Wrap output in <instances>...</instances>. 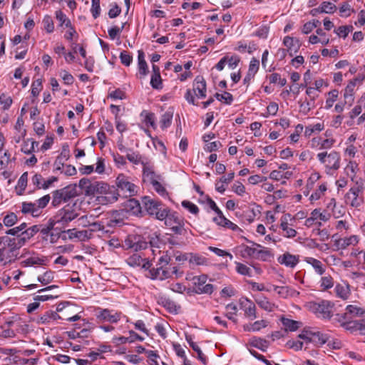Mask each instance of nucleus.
Masks as SVG:
<instances>
[{"mask_svg":"<svg viewBox=\"0 0 365 365\" xmlns=\"http://www.w3.org/2000/svg\"><path fill=\"white\" fill-rule=\"evenodd\" d=\"M251 245H241L238 247L240 255L243 258L266 261L271 257L270 252L259 244L250 242Z\"/></svg>","mask_w":365,"mask_h":365,"instance_id":"f257e3e1","label":"nucleus"},{"mask_svg":"<svg viewBox=\"0 0 365 365\" xmlns=\"http://www.w3.org/2000/svg\"><path fill=\"white\" fill-rule=\"evenodd\" d=\"M345 195L346 202L353 207H359L364 202L363 193L365 188L364 180L359 178Z\"/></svg>","mask_w":365,"mask_h":365,"instance_id":"f03ea898","label":"nucleus"},{"mask_svg":"<svg viewBox=\"0 0 365 365\" xmlns=\"http://www.w3.org/2000/svg\"><path fill=\"white\" fill-rule=\"evenodd\" d=\"M318 160L324 166L327 173L331 170H336L340 168L341 155L336 150L319 153L317 155Z\"/></svg>","mask_w":365,"mask_h":365,"instance_id":"7ed1b4c3","label":"nucleus"},{"mask_svg":"<svg viewBox=\"0 0 365 365\" xmlns=\"http://www.w3.org/2000/svg\"><path fill=\"white\" fill-rule=\"evenodd\" d=\"M115 183L120 197H132L137 192V187L130 182L128 178L124 175H119L116 178Z\"/></svg>","mask_w":365,"mask_h":365,"instance_id":"20e7f679","label":"nucleus"},{"mask_svg":"<svg viewBox=\"0 0 365 365\" xmlns=\"http://www.w3.org/2000/svg\"><path fill=\"white\" fill-rule=\"evenodd\" d=\"M334 303L327 300H322L318 303H313L311 309L315 314L320 318L329 319L333 314Z\"/></svg>","mask_w":365,"mask_h":365,"instance_id":"39448f33","label":"nucleus"},{"mask_svg":"<svg viewBox=\"0 0 365 365\" xmlns=\"http://www.w3.org/2000/svg\"><path fill=\"white\" fill-rule=\"evenodd\" d=\"M70 205H67L62 209L58 210L55 216V222L61 226H66L70 222L76 219L78 216V213Z\"/></svg>","mask_w":365,"mask_h":365,"instance_id":"423d86ee","label":"nucleus"},{"mask_svg":"<svg viewBox=\"0 0 365 365\" xmlns=\"http://www.w3.org/2000/svg\"><path fill=\"white\" fill-rule=\"evenodd\" d=\"M295 221V218L289 213L283 215L280 218L279 227L282 230V235L285 237L292 238L294 237L297 232L293 228L292 222Z\"/></svg>","mask_w":365,"mask_h":365,"instance_id":"0eeeda50","label":"nucleus"},{"mask_svg":"<svg viewBox=\"0 0 365 365\" xmlns=\"http://www.w3.org/2000/svg\"><path fill=\"white\" fill-rule=\"evenodd\" d=\"M207 277L205 274L200 276H195L192 277V281L193 284L194 291L197 294H212L213 292V285L211 284H206Z\"/></svg>","mask_w":365,"mask_h":365,"instance_id":"6e6552de","label":"nucleus"},{"mask_svg":"<svg viewBox=\"0 0 365 365\" xmlns=\"http://www.w3.org/2000/svg\"><path fill=\"white\" fill-rule=\"evenodd\" d=\"M122 313L109 309L98 308L96 312V318L101 322L117 323L120 320Z\"/></svg>","mask_w":365,"mask_h":365,"instance_id":"1a4fd4ad","label":"nucleus"},{"mask_svg":"<svg viewBox=\"0 0 365 365\" xmlns=\"http://www.w3.org/2000/svg\"><path fill=\"white\" fill-rule=\"evenodd\" d=\"M124 246L133 251L145 250L148 247V242L140 235H128L124 241Z\"/></svg>","mask_w":365,"mask_h":365,"instance_id":"9d476101","label":"nucleus"},{"mask_svg":"<svg viewBox=\"0 0 365 365\" xmlns=\"http://www.w3.org/2000/svg\"><path fill=\"white\" fill-rule=\"evenodd\" d=\"M145 276L152 280H164L171 277V272L164 266L156 264V267H153L149 271V274H146Z\"/></svg>","mask_w":365,"mask_h":365,"instance_id":"9b49d317","label":"nucleus"},{"mask_svg":"<svg viewBox=\"0 0 365 365\" xmlns=\"http://www.w3.org/2000/svg\"><path fill=\"white\" fill-rule=\"evenodd\" d=\"M119 195V192H118L117 189L113 186L109 185L108 190H106L103 195H98L96 197V200L99 204L101 205H107L113 203L118 200Z\"/></svg>","mask_w":365,"mask_h":365,"instance_id":"f8f14e48","label":"nucleus"},{"mask_svg":"<svg viewBox=\"0 0 365 365\" xmlns=\"http://www.w3.org/2000/svg\"><path fill=\"white\" fill-rule=\"evenodd\" d=\"M240 308L244 311L245 316L250 320L257 318L256 306L247 298H242L240 301Z\"/></svg>","mask_w":365,"mask_h":365,"instance_id":"ddd939ff","label":"nucleus"},{"mask_svg":"<svg viewBox=\"0 0 365 365\" xmlns=\"http://www.w3.org/2000/svg\"><path fill=\"white\" fill-rule=\"evenodd\" d=\"M142 203L145 210L150 215H153L157 212L158 209L162 206L160 202L148 196H145L142 199Z\"/></svg>","mask_w":365,"mask_h":365,"instance_id":"4468645a","label":"nucleus"},{"mask_svg":"<svg viewBox=\"0 0 365 365\" xmlns=\"http://www.w3.org/2000/svg\"><path fill=\"white\" fill-rule=\"evenodd\" d=\"M193 91L198 98H203L206 97V82L202 76H198L195 78Z\"/></svg>","mask_w":365,"mask_h":365,"instance_id":"2eb2a0df","label":"nucleus"},{"mask_svg":"<svg viewBox=\"0 0 365 365\" xmlns=\"http://www.w3.org/2000/svg\"><path fill=\"white\" fill-rule=\"evenodd\" d=\"M78 185L86 195H96V181L83 178L79 180Z\"/></svg>","mask_w":365,"mask_h":365,"instance_id":"dca6fc26","label":"nucleus"},{"mask_svg":"<svg viewBox=\"0 0 365 365\" xmlns=\"http://www.w3.org/2000/svg\"><path fill=\"white\" fill-rule=\"evenodd\" d=\"M62 232L67 233L70 240L77 238L81 241H86L91 237V232L88 230L78 231L76 229H69L66 231H62Z\"/></svg>","mask_w":365,"mask_h":365,"instance_id":"f3484780","label":"nucleus"},{"mask_svg":"<svg viewBox=\"0 0 365 365\" xmlns=\"http://www.w3.org/2000/svg\"><path fill=\"white\" fill-rule=\"evenodd\" d=\"M283 43L287 48V51L291 56L297 53L301 46L300 41L298 38L288 36L284 38Z\"/></svg>","mask_w":365,"mask_h":365,"instance_id":"a211bd4d","label":"nucleus"},{"mask_svg":"<svg viewBox=\"0 0 365 365\" xmlns=\"http://www.w3.org/2000/svg\"><path fill=\"white\" fill-rule=\"evenodd\" d=\"M143 172L145 180L149 181L150 183L159 179L153 168V165L149 162H142Z\"/></svg>","mask_w":365,"mask_h":365,"instance_id":"6ab92c4d","label":"nucleus"},{"mask_svg":"<svg viewBox=\"0 0 365 365\" xmlns=\"http://www.w3.org/2000/svg\"><path fill=\"white\" fill-rule=\"evenodd\" d=\"M336 10V6L333 3L324 1L318 8L312 10V14L314 16L318 13L333 14Z\"/></svg>","mask_w":365,"mask_h":365,"instance_id":"aec40b11","label":"nucleus"},{"mask_svg":"<svg viewBox=\"0 0 365 365\" xmlns=\"http://www.w3.org/2000/svg\"><path fill=\"white\" fill-rule=\"evenodd\" d=\"M304 262L310 264L317 274L322 275L325 272L326 267L321 261L314 257H307L304 258Z\"/></svg>","mask_w":365,"mask_h":365,"instance_id":"412c9836","label":"nucleus"},{"mask_svg":"<svg viewBox=\"0 0 365 365\" xmlns=\"http://www.w3.org/2000/svg\"><path fill=\"white\" fill-rule=\"evenodd\" d=\"M359 242L357 235H351L349 237L340 238L336 241V245L339 248L345 249L350 245H356Z\"/></svg>","mask_w":365,"mask_h":365,"instance_id":"4be33fe9","label":"nucleus"},{"mask_svg":"<svg viewBox=\"0 0 365 365\" xmlns=\"http://www.w3.org/2000/svg\"><path fill=\"white\" fill-rule=\"evenodd\" d=\"M334 291L336 297L346 300L350 296V289L349 285L346 283L337 284L335 286Z\"/></svg>","mask_w":365,"mask_h":365,"instance_id":"5701e85b","label":"nucleus"},{"mask_svg":"<svg viewBox=\"0 0 365 365\" xmlns=\"http://www.w3.org/2000/svg\"><path fill=\"white\" fill-rule=\"evenodd\" d=\"M343 328L351 332L360 331L362 333L365 332V324L360 321H354L350 319L347 323L344 324Z\"/></svg>","mask_w":365,"mask_h":365,"instance_id":"b1692460","label":"nucleus"},{"mask_svg":"<svg viewBox=\"0 0 365 365\" xmlns=\"http://www.w3.org/2000/svg\"><path fill=\"white\" fill-rule=\"evenodd\" d=\"M279 262L287 267H294L299 262V259L295 255L287 252L279 257Z\"/></svg>","mask_w":365,"mask_h":365,"instance_id":"393cba45","label":"nucleus"},{"mask_svg":"<svg viewBox=\"0 0 365 365\" xmlns=\"http://www.w3.org/2000/svg\"><path fill=\"white\" fill-rule=\"evenodd\" d=\"M328 337L327 334H324L320 331H312L310 343H313L317 346H320L324 344L327 341Z\"/></svg>","mask_w":365,"mask_h":365,"instance_id":"a878e982","label":"nucleus"},{"mask_svg":"<svg viewBox=\"0 0 365 365\" xmlns=\"http://www.w3.org/2000/svg\"><path fill=\"white\" fill-rule=\"evenodd\" d=\"M359 170V168L358 163L356 161L352 160H350L345 168L346 175L351 178L352 182H355L356 180H358L356 178V173Z\"/></svg>","mask_w":365,"mask_h":365,"instance_id":"bb28decb","label":"nucleus"},{"mask_svg":"<svg viewBox=\"0 0 365 365\" xmlns=\"http://www.w3.org/2000/svg\"><path fill=\"white\" fill-rule=\"evenodd\" d=\"M249 344L250 346L259 349L262 351H265L269 346V342L266 339L256 336L251 338L249 341Z\"/></svg>","mask_w":365,"mask_h":365,"instance_id":"cd10ccee","label":"nucleus"},{"mask_svg":"<svg viewBox=\"0 0 365 365\" xmlns=\"http://www.w3.org/2000/svg\"><path fill=\"white\" fill-rule=\"evenodd\" d=\"M66 197L67 194L62 189L54 191L53 192L52 205L54 207H56L62 202H67L68 200Z\"/></svg>","mask_w":365,"mask_h":365,"instance_id":"c85d7f7f","label":"nucleus"},{"mask_svg":"<svg viewBox=\"0 0 365 365\" xmlns=\"http://www.w3.org/2000/svg\"><path fill=\"white\" fill-rule=\"evenodd\" d=\"M255 300L257 304L265 311L273 312L276 308L275 304L264 296L259 297Z\"/></svg>","mask_w":365,"mask_h":365,"instance_id":"c756f323","label":"nucleus"},{"mask_svg":"<svg viewBox=\"0 0 365 365\" xmlns=\"http://www.w3.org/2000/svg\"><path fill=\"white\" fill-rule=\"evenodd\" d=\"M281 322L282 325L284 326L286 331H294L298 328H299L301 325V322L292 319H289L288 318L282 317Z\"/></svg>","mask_w":365,"mask_h":365,"instance_id":"7c9ffc66","label":"nucleus"},{"mask_svg":"<svg viewBox=\"0 0 365 365\" xmlns=\"http://www.w3.org/2000/svg\"><path fill=\"white\" fill-rule=\"evenodd\" d=\"M188 261L192 265H206L208 262L207 259L198 254H190Z\"/></svg>","mask_w":365,"mask_h":365,"instance_id":"2f4dec72","label":"nucleus"},{"mask_svg":"<svg viewBox=\"0 0 365 365\" xmlns=\"http://www.w3.org/2000/svg\"><path fill=\"white\" fill-rule=\"evenodd\" d=\"M173 117V110H168L162 115L160 120V124L162 129H166L171 125Z\"/></svg>","mask_w":365,"mask_h":365,"instance_id":"473e14b6","label":"nucleus"},{"mask_svg":"<svg viewBox=\"0 0 365 365\" xmlns=\"http://www.w3.org/2000/svg\"><path fill=\"white\" fill-rule=\"evenodd\" d=\"M312 147L317 145H320V149H328L331 148L334 144L335 143L334 139H324L321 140L320 138H313L312 139Z\"/></svg>","mask_w":365,"mask_h":365,"instance_id":"72a5a7b5","label":"nucleus"},{"mask_svg":"<svg viewBox=\"0 0 365 365\" xmlns=\"http://www.w3.org/2000/svg\"><path fill=\"white\" fill-rule=\"evenodd\" d=\"M346 311L351 317H360L365 314V309L357 305L350 304L346 308Z\"/></svg>","mask_w":365,"mask_h":365,"instance_id":"f704fd0d","label":"nucleus"},{"mask_svg":"<svg viewBox=\"0 0 365 365\" xmlns=\"http://www.w3.org/2000/svg\"><path fill=\"white\" fill-rule=\"evenodd\" d=\"M311 215L316 220H320L324 222L328 221L331 217V213L326 210L321 212L320 209H314L312 212Z\"/></svg>","mask_w":365,"mask_h":365,"instance_id":"c9c22d12","label":"nucleus"},{"mask_svg":"<svg viewBox=\"0 0 365 365\" xmlns=\"http://www.w3.org/2000/svg\"><path fill=\"white\" fill-rule=\"evenodd\" d=\"M235 269L238 274L250 277H252V271L250 267H247L246 264L237 262H235Z\"/></svg>","mask_w":365,"mask_h":365,"instance_id":"e433bc0d","label":"nucleus"},{"mask_svg":"<svg viewBox=\"0 0 365 365\" xmlns=\"http://www.w3.org/2000/svg\"><path fill=\"white\" fill-rule=\"evenodd\" d=\"M126 207L135 215H138L141 212L140 202L133 198L127 200Z\"/></svg>","mask_w":365,"mask_h":365,"instance_id":"4c0bfd02","label":"nucleus"},{"mask_svg":"<svg viewBox=\"0 0 365 365\" xmlns=\"http://www.w3.org/2000/svg\"><path fill=\"white\" fill-rule=\"evenodd\" d=\"M339 91L336 89L331 90L327 94V98L325 103V108L329 109L333 106L334 103L337 100Z\"/></svg>","mask_w":365,"mask_h":365,"instance_id":"58836bf2","label":"nucleus"},{"mask_svg":"<svg viewBox=\"0 0 365 365\" xmlns=\"http://www.w3.org/2000/svg\"><path fill=\"white\" fill-rule=\"evenodd\" d=\"M143 258L138 254H133L126 259L127 264L130 267H140Z\"/></svg>","mask_w":365,"mask_h":365,"instance_id":"ea45409f","label":"nucleus"},{"mask_svg":"<svg viewBox=\"0 0 365 365\" xmlns=\"http://www.w3.org/2000/svg\"><path fill=\"white\" fill-rule=\"evenodd\" d=\"M21 211L24 213H31L33 216H34L36 215V213L38 212V210L35 202H23Z\"/></svg>","mask_w":365,"mask_h":365,"instance_id":"a19ab883","label":"nucleus"},{"mask_svg":"<svg viewBox=\"0 0 365 365\" xmlns=\"http://www.w3.org/2000/svg\"><path fill=\"white\" fill-rule=\"evenodd\" d=\"M56 18L59 21L60 26L65 25L66 27H71V22L70 19L63 14L61 10H58L56 11Z\"/></svg>","mask_w":365,"mask_h":365,"instance_id":"79ce46f5","label":"nucleus"},{"mask_svg":"<svg viewBox=\"0 0 365 365\" xmlns=\"http://www.w3.org/2000/svg\"><path fill=\"white\" fill-rule=\"evenodd\" d=\"M141 115H144V123L147 126H150L155 128L156 125L155 123V114L153 113H148L145 110L143 111Z\"/></svg>","mask_w":365,"mask_h":365,"instance_id":"37998d69","label":"nucleus"},{"mask_svg":"<svg viewBox=\"0 0 365 365\" xmlns=\"http://www.w3.org/2000/svg\"><path fill=\"white\" fill-rule=\"evenodd\" d=\"M351 257L352 259H356V262L359 265H362L365 264V251L363 250H354L351 253Z\"/></svg>","mask_w":365,"mask_h":365,"instance_id":"c03bdc74","label":"nucleus"},{"mask_svg":"<svg viewBox=\"0 0 365 365\" xmlns=\"http://www.w3.org/2000/svg\"><path fill=\"white\" fill-rule=\"evenodd\" d=\"M327 187L326 184H322L319 187V188L310 195V201L313 202L320 199L321 197L324 195V192L327 191Z\"/></svg>","mask_w":365,"mask_h":365,"instance_id":"a18cd8bd","label":"nucleus"},{"mask_svg":"<svg viewBox=\"0 0 365 365\" xmlns=\"http://www.w3.org/2000/svg\"><path fill=\"white\" fill-rule=\"evenodd\" d=\"M18 221L16 215L14 212H11L6 215L3 219V223L5 226L10 227L14 226Z\"/></svg>","mask_w":365,"mask_h":365,"instance_id":"49530a36","label":"nucleus"},{"mask_svg":"<svg viewBox=\"0 0 365 365\" xmlns=\"http://www.w3.org/2000/svg\"><path fill=\"white\" fill-rule=\"evenodd\" d=\"M299 111L304 115H307L314 107V101H305L304 102H299Z\"/></svg>","mask_w":365,"mask_h":365,"instance_id":"de8ad7c7","label":"nucleus"},{"mask_svg":"<svg viewBox=\"0 0 365 365\" xmlns=\"http://www.w3.org/2000/svg\"><path fill=\"white\" fill-rule=\"evenodd\" d=\"M259 68V61L255 58H252L250 62L247 73H249L250 76H255V74L257 73Z\"/></svg>","mask_w":365,"mask_h":365,"instance_id":"09e8293b","label":"nucleus"},{"mask_svg":"<svg viewBox=\"0 0 365 365\" xmlns=\"http://www.w3.org/2000/svg\"><path fill=\"white\" fill-rule=\"evenodd\" d=\"M183 220L181 217H180L178 215H177L175 213H171L170 215L166 218V220L165 221V224L166 226L169 227L170 228L175 225H177L178 222H181Z\"/></svg>","mask_w":365,"mask_h":365,"instance_id":"8fccbe9b","label":"nucleus"},{"mask_svg":"<svg viewBox=\"0 0 365 365\" xmlns=\"http://www.w3.org/2000/svg\"><path fill=\"white\" fill-rule=\"evenodd\" d=\"M53 279V272L51 271L46 272L43 275L38 277V281L43 285H46Z\"/></svg>","mask_w":365,"mask_h":365,"instance_id":"3c124183","label":"nucleus"},{"mask_svg":"<svg viewBox=\"0 0 365 365\" xmlns=\"http://www.w3.org/2000/svg\"><path fill=\"white\" fill-rule=\"evenodd\" d=\"M43 24L47 33L51 34L54 31V24L50 16H46L43 19Z\"/></svg>","mask_w":365,"mask_h":365,"instance_id":"603ef678","label":"nucleus"},{"mask_svg":"<svg viewBox=\"0 0 365 365\" xmlns=\"http://www.w3.org/2000/svg\"><path fill=\"white\" fill-rule=\"evenodd\" d=\"M215 96L218 101H223L229 105L231 104L233 101L232 95L228 92H224L222 94L216 93Z\"/></svg>","mask_w":365,"mask_h":365,"instance_id":"864d4df0","label":"nucleus"},{"mask_svg":"<svg viewBox=\"0 0 365 365\" xmlns=\"http://www.w3.org/2000/svg\"><path fill=\"white\" fill-rule=\"evenodd\" d=\"M173 252V250H168L165 252H164L163 255L160 257L158 265H161L164 266L165 267H167V265L170 263L171 260V252Z\"/></svg>","mask_w":365,"mask_h":365,"instance_id":"5fc2aeb1","label":"nucleus"},{"mask_svg":"<svg viewBox=\"0 0 365 365\" xmlns=\"http://www.w3.org/2000/svg\"><path fill=\"white\" fill-rule=\"evenodd\" d=\"M320 283V286L323 289H328L334 286V280L331 276L322 277Z\"/></svg>","mask_w":365,"mask_h":365,"instance_id":"6e6d98bb","label":"nucleus"},{"mask_svg":"<svg viewBox=\"0 0 365 365\" xmlns=\"http://www.w3.org/2000/svg\"><path fill=\"white\" fill-rule=\"evenodd\" d=\"M119 58L121 63L125 66H129L133 61V56L126 51H123Z\"/></svg>","mask_w":365,"mask_h":365,"instance_id":"4d7b16f0","label":"nucleus"},{"mask_svg":"<svg viewBox=\"0 0 365 365\" xmlns=\"http://www.w3.org/2000/svg\"><path fill=\"white\" fill-rule=\"evenodd\" d=\"M170 211L167 208H163V205L160 207L157 212L153 215L155 218L159 220H166V218L170 215Z\"/></svg>","mask_w":365,"mask_h":365,"instance_id":"13d9d810","label":"nucleus"},{"mask_svg":"<svg viewBox=\"0 0 365 365\" xmlns=\"http://www.w3.org/2000/svg\"><path fill=\"white\" fill-rule=\"evenodd\" d=\"M182 206L192 214L197 215L199 212L198 207L192 202L184 200L182 202Z\"/></svg>","mask_w":365,"mask_h":365,"instance_id":"bf43d9fd","label":"nucleus"},{"mask_svg":"<svg viewBox=\"0 0 365 365\" xmlns=\"http://www.w3.org/2000/svg\"><path fill=\"white\" fill-rule=\"evenodd\" d=\"M96 195H103L106 190L109 189V185L104 182L96 181Z\"/></svg>","mask_w":365,"mask_h":365,"instance_id":"052dcab7","label":"nucleus"},{"mask_svg":"<svg viewBox=\"0 0 365 365\" xmlns=\"http://www.w3.org/2000/svg\"><path fill=\"white\" fill-rule=\"evenodd\" d=\"M150 85L155 89H161L163 88L160 74L152 75Z\"/></svg>","mask_w":365,"mask_h":365,"instance_id":"680f3d73","label":"nucleus"},{"mask_svg":"<svg viewBox=\"0 0 365 365\" xmlns=\"http://www.w3.org/2000/svg\"><path fill=\"white\" fill-rule=\"evenodd\" d=\"M91 12L94 19L98 18L101 14L100 0H92Z\"/></svg>","mask_w":365,"mask_h":365,"instance_id":"e2e57ef3","label":"nucleus"},{"mask_svg":"<svg viewBox=\"0 0 365 365\" xmlns=\"http://www.w3.org/2000/svg\"><path fill=\"white\" fill-rule=\"evenodd\" d=\"M227 313V317L229 319L235 321L234 315L237 314V308L235 304L231 303L228 304L225 307Z\"/></svg>","mask_w":365,"mask_h":365,"instance_id":"0e129e2a","label":"nucleus"},{"mask_svg":"<svg viewBox=\"0 0 365 365\" xmlns=\"http://www.w3.org/2000/svg\"><path fill=\"white\" fill-rule=\"evenodd\" d=\"M351 319V317L349 316V313L346 312L344 314H338L336 315V317L334 318V321L339 323L341 327H344V324L347 323Z\"/></svg>","mask_w":365,"mask_h":365,"instance_id":"69168bd1","label":"nucleus"},{"mask_svg":"<svg viewBox=\"0 0 365 365\" xmlns=\"http://www.w3.org/2000/svg\"><path fill=\"white\" fill-rule=\"evenodd\" d=\"M43 181H45V179L41 175L38 173L35 174L31 178L33 185H35L38 189H43Z\"/></svg>","mask_w":365,"mask_h":365,"instance_id":"338daca9","label":"nucleus"},{"mask_svg":"<svg viewBox=\"0 0 365 365\" xmlns=\"http://www.w3.org/2000/svg\"><path fill=\"white\" fill-rule=\"evenodd\" d=\"M42 88V81L41 79L34 81L31 84V94L36 97L38 96Z\"/></svg>","mask_w":365,"mask_h":365,"instance_id":"774afa93","label":"nucleus"}]
</instances>
